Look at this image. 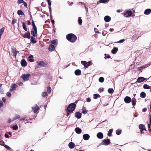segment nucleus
<instances>
[{
	"instance_id": "f257e3e1",
	"label": "nucleus",
	"mask_w": 151,
	"mask_h": 151,
	"mask_svg": "<svg viewBox=\"0 0 151 151\" xmlns=\"http://www.w3.org/2000/svg\"><path fill=\"white\" fill-rule=\"evenodd\" d=\"M66 39L69 42H74L76 40L77 37L74 34L70 33L67 35Z\"/></svg>"
},
{
	"instance_id": "f03ea898",
	"label": "nucleus",
	"mask_w": 151,
	"mask_h": 151,
	"mask_svg": "<svg viewBox=\"0 0 151 151\" xmlns=\"http://www.w3.org/2000/svg\"><path fill=\"white\" fill-rule=\"evenodd\" d=\"M76 104L74 103L70 104L68 106L67 109L68 112H72L75 109Z\"/></svg>"
},
{
	"instance_id": "7ed1b4c3",
	"label": "nucleus",
	"mask_w": 151,
	"mask_h": 151,
	"mask_svg": "<svg viewBox=\"0 0 151 151\" xmlns=\"http://www.w3.org/2000/svg\"><path fill=\"white\" fill-rule=\"evenodd\" d=\"M30 76L31 75L29 73L24 74L22 76L21 78L24 81H26L29 80Z\"/></svg>"
},
{
	"instance_id": "20e7f679",
	"label": "nucleus",
	"mask_w": 151,
	"mask_h": 151,
	"mask_svg": "<svg viewBox=\"0 0 151 151\" xmlns=\"http://www.w3.org/2000/svg\"><path fill=\"white\" fill-rule=\"evenodd\" d=\"M132 14V12L131 10L127 11L124 14L126 17H128L131 16Z\"/></svg>"
},
{
	"instance_id": "39448f33",
	"label": "nucleus",
	"mask_w": 151,
	"mask_h": 151,
	"mask_svg": "<svg viewBox=\"0 0 151 151\" xmlns=\"http://www.w3.org/2000/svg\"><path fill=\"white\" fill-rule=\"evenodd\" d=\"M131 99L130 97L127 96L124 99V101L126 103H129L131 102Z\"/></svg>"
},
{
	"instance_id": "423d86ee",
	"label": "nucleus",
	"mask_w": 151,
	"mask_h": 151,
	"mask_svg": "<svg viewBox=\"0 0 151 151\" xmlns=\"http://www.w3.org/2000/svg\"><path fill=\"white\" fill-rule=\"evenodd\" d=\"M32 109L35 113L37 112L40 109L39 107L37 104L35 105L34 107H32Z\"/></svg>"
},
{
	"instance_id": "0eeeda50",
	"label": "nucleus",
	"mask_w": 151,
	"mask_h": 151,
	"mask_svg": "<svg viewBox=\"0 0 151 151\" xmlns=\"http://www.w3.org/2000/svg\"><path fill=\"white\" fill-rule=\"evenodd\" d=\"M103 145H108L110 142V140L109 139H105L103 140Z\"/></svg>"
},
{
	"instance_id": "6e6552de",
	"label": "nucleus",
	"mask_w": 151,
	"mask_h": 151,
	"mask_svg": "<svg viewBox=\"0 0 151 151\" xmlns=\"http://www.w3.org/2000/svg\"><path fill=\"white\" fill-rule=\"evenodd\" d=\"M23 37L24 38H27L28 39H29L30 38V35L29 32H28L24 34L23 35Z\"/></svg>"
},
{
	"instance_id": "1a4fd4ad",
	"label": "nucleus",
	"mask_w": 151,
	"mask_h": 151,
	"mask_svg": "<svg viewBox=\"0 0 151 151\" xmlns=\"http://www.w3.org/2000/svg\"><path fill=\"white\" fill-rule=\"evenodd\" d=\"M90 135L87 134H84L83 135V138L85 140H88L90 138Z\"/></svg>"
},
{
	"instance_id": "9d476101",
	"label": "nucleus",
	"mask_w": 151,
	"mask_h": 151,
	"mask_svg": "<svg viewBox=\"0 0 151 151\" xmlns=\"http://www.w3.org/2000/svg\"><path fill=\"white\" fill-rule=\"evenodd\" d=\"M37 63L38 65L40 66L45 67L46 65L45 63L42 61L37 62Z\"/></svg>"
},
{
	"instance_id": "9b49d317",
	"label": "nucleus",
	"mask_w": 151,
	"mask_h": 151,
	"mask_svg": "<svg viewBox=\"0 0 151 151\" xmlns=\"http://www.w3.org/2000/svg\"><path fill=\"white\" fill-rule=\"evenodd\" d=\"M145 79V78L142 77H139L137 81V82L138 83H141L144 81Z\"/></svg>"
},
{
	"instance_id": "f8f14e48",
	"label": "nucleus",
	"mask_w": 151,
	"mask_h": 151,
	"mask_svg": "<svg viewBox=\"0 0 151 151\" xmlns=\"http://www.w3.org/2000/svg\"><path fill=\"white\" fill-rule=\"evenodd\" d=\"M21 64L22 66L25 67L27 65V63L26 61L24 59H22L21 62Z\"/></svg>"
},
{
	"instance_id": "ddd939ff",
	"label": "nucleus",
	"mask_w": 151,
	"mask_h": 151,
	"mask_svg": "<svg viewBox=\"0 0 151 151\" xmlns=\"http://www.w3.org/2000/svg\"><path fill=\"white\" fill-rule=\"evenodd\" d=\"M97 137L98 138L101 139L103 137V134L101 132H98L97 134Z\"/></svg>"
},
{
	"instance_id": "4468645a",
	"label": "nucleus",
	"mask_w": 151,
	"mask_h": 151,
	"mask_svg": "<svg viewBox=\"0 0 151 151\" xmlns=\"http://www.w3.org/2000/svg\"><path fill=\"white\" fill-rule=\"evenodd\" d=\"M139 129L141 130H145V126L143 124H140L139 126Z\"/></svg>"
},
{
	"instance_id": "2eb2a0df",
	"label": "nucleus",
	"mask_w": 151,
	"mask_h": 151,
	"mask_svg": "<svg viewBox=\"0 0 151 151\" xmlns=\"http://www.w3.org/2000/svg\"><path fill=\"white\" fill-rule=\"evenodd\" d=\"M55 46L52 45H50L48 47V50L50 51H52L55 50Z\"/></svg>"
},
{
	"instance_id": "dca6fc26",
	"label": "nucleus",
	"mask_w": 151,
	"mask_h": 151,
	"mask_svg": "<svg viewBox=\"0 0 151 151\" xmlns=\"http://www.w3.org/2000/svg\"><path fill=\"white\" fill-rule=\"evenodd\" d=\"M151 9H146L144 12V14L146 15H148L151 13Z\"/></svg>"
},
{
	"instance_id": "f3484780",
	"label": "nucleus",
	"mask_w": 151,
	"mask_h": 151,
	"mask_svg": "<svg viewBox=\"0 0 151 151\" xmlns=\"http://www.w3.org/2000/svg\"><path fill=\"white\" fill-rule=\"evenodd\" d=\"M110 17L108 16H106L104 17V20L106 22H108L111 20Z\"/></svg>"
},
{
	"instance_id": "a211bd4d",
	"label": "nucleus",
	"mask_w": 151,
	"mask_h": 151,
	"mask_svg": "<svg viewBox=\"0 0 151 151\" xmlns=\"http://www.w3.org/2000/svg\"><path fill=\"white\" fill-rule=\"evenodd\" d=\"M76 132L78 134H80L82 132L81 129L79 127H76L75 129Z\"/></svg>"
},
{
	"instance_id": "6ab92c4d",
	"label": "nucleus",
	"mask_w": 151,
	"mask_h": 151,
	"mask_svg": "<svg viewBox=\"0 0 151 151\" xmlns=\"http://www.w3.org/2000/svg\"><path fill=\"white\" fill-rule=\"evenodd\" d=\"M75 116L78 119H80L81 116V114L80 113L76 112L75 113Z\"/></svg>"
},
{
	"instance_id": "aec40b11",
	"label": "nucleus",
	"mask_w": 151,
	"mask_h": 151,
	"mask_svg": "<svg viewBox=\"0 0 151 151\" xmlns=\"http://www.w3.org/2000/svg\"><path fill=\"white\" fill-rule=\"evenodd\" d=\"M75 146L74 143L73 142H70L68 144V146L70 149H73L74 148Z\"/></svg>"
},
{
	"instance_id": "412c9836",
	"label": "nucleus",
	"mask_w": 151,
	"mask_h": 151,
	"mask_svg": "<svg viewBox=\"0 0 151 151\" xmlns=\"http://www.w3.org/2000/svg\"><path fill=\"white\" fill-rule=\"evenodd\" d=\"M81 71L80 70L77 69L75 71V74L76 75L79 76L81 75Z\"/></svg>"
},
{
	"instance_id": "4be33fe9",
	"label": "nucleus",
	"mask_w": 151,
	"mask_h": 151,
	"mask_svg": "<svg viewBox=\"0 0 151 151\" xmlns=\"http://www.w3.org/2000/svg\"><path fill=\"white\" fill-rule=\"evenodd\" d=\"M31 33L33 37H35L37 34V30L36 32L33 30H32L31 31Z\"/></svg>"
},
{
	"instance_id": "5701e85b",
	"label": "nucleus",
	"mask_w": 151,
	"mask_h": 151,
	"mask_svg": "<svg viewBox=\"0 0 151 151\" xmlns=\"http://www.w3.org/2000/svg\"><path fill=\"white\" fill-rule=\"evenodd\" d=\"M118 51V48L116 47H114V48L112 50L111 52L113 54H115Z\"/></svg>"
},
{
	"instance_id": "b1692460",
	"label": "nucleus",
	"mask_w": 151,
	"mask_h": 151,
	"mask_svg": "<svg viewBox=\"0 0 151 151\" xmlns=\"http://www.w3.org/2000/svg\"><path fill=\"white\" fill-rule=\"evenodd\" d=\"M32 24L33 27V29L34 30V31H35L36 32L37 29V27L34 23V22L33 20L32 21Z\"/></svg>"
},
{
	"instance_id": "393cba45",
	"label": "nucleus",
	"mask_w": 151,
	"mask_h": 151,
	"mask_svg": "<svg viewBox=\"0 0 151 151\" xmlns=\"http://www.w3.org/2000/svg\"><path fill=\"white\" fill-rule=\"evenodd\" d=\"M51 43L52 44H53L55 45H57L58 44V41L57 40H52L51 41Z\"/></svg>"
},
{
	"instance_id": "a878e982",
	"label": "nucleus",
	"mask_w": 151,
	"mask_h": 151,
	"mask_svg": "<svg viewBox=\"0 0 151 151\" xmlns=\"http://www.w3.org/2000/svg\"><path fill=\"white\" fill-rule=\"evenodd\" d=\"M30 41L31 42L33 43H35L37 42L35 40V39L32 36L30 37Z\"/></svg>"
},
{
	"instance_id": "bb28decb",
	"label": "nucleus",
	"mask_w": 151,
	"mask_h": 151,
	"mask_svg": "<svg viewBox=\"0 0 151 151\" xmlns=\"http://www.w3.org/2000/svg\"><path fill=\"white\" fill-rule=\"evenodd\" d=\"M33 57L32 55H31L29 56V57L28 58L29 59V61L32 62L34 61V60L33 59Z\"/></svg>"
},
{
	"instance_id": "cd10ccee",
	"label": "nucleus",
	"mask_w": 151,
	"mask_h": 151,
	"mask_svg": "<svg viewBox=\"0 0 151 151\" xmlns=\"http://www.w3.org/2000/svg\"><path fill=\"white\" fill-rule=\"evenodd\" d=\"M17 14L19 15H24V12L21 10H19L17 11Z\"/></svg>"
},
{
	"instance_id": "c85d7f7f",
	"label": "nucleus",
	"mask_w": 151,
	"mask_h": 151,
	"mask_svg": "<svg viewBox=\"0 0 151 151\" xmlns=\"http://www.w3.org/2000/svg\"><path fill=\"white\" fill-rule=\"evenodd\" d=\"M78 23L79 25H81L82 24V20L81 19V17H79L78 18Z\"/></svg>"
},
{
	"instance_id": "c756f323",
	"label": "nucleus",
	"mask_w": 151,
	"mask_h": 151,
	"mask_svg": "<svg viewBox=\"0 0 151 151\" xmlns=\"http://www.w3.org/2000/svg\"><path fill=\"white\" fill-rule=\"evenodd\" d=\"M17 87V86L15 84H13L11 85V88L13 90H15Z\"/></svg>"
},
{
	"instance_id": "7c9ffc66",
	"label": "nucleus",
	"mask_w": 151,
	"mask_h": 151,
	"mask_svg": "<svg viewBox=\"0 0 151 151\" xmlns=\"http://www.w3.org/2000/svg\"><path fill=\"white\" fill-rule=\"evenodd\" d=\"M140 96L141 98H144L145 97L146 94L144 92H142L141 93Z\"/></svg>"
},
{
	"instance_id": "2f4dec72",
	"label": "nucleus",
	"mask_w": 151,
	"mask_h": 151,
	"mask_svg": "<svg viewBox=\"0 0 151 151\" xmlns=\"http://www.w3.org/2000/svg\"><path fill=\"white\" fill-rule=\"evenodd\" d=\"M22 27L23 29L26 31H27V29L26 27V25L25 23L23 22L22 23Z\"/></svg>"
},
{
	"instance_id": "473e14b6",
	"label": "nucleus",
	"mask_w": 151,
	"mask_h": 151,
	"mask_svg": "<svg viewBox=\"0 0 151 151\" xmlns=\"http://www.w3.org/2000/svg\"><path fill=\"white\" fill-rule=\"evenodd\" d=\"M81 63L84 65V67L86 68V64H87V62L86 61H81Z\"/></svg>"
},
{
	"instance_id": "72a5a7b5",
	"label": "nucleus",
	"mask_w": 151,
	"mask_h": 151,
	"mask_svg": "<svg viewBox=\"0 0 151 151\" xmlns=\"http://www.w3.org/2000/svg\"><path fill=\"white\" fill-rule=\"evenodd\" d=\"M20 116L19 115L17 114H15L14 116L13 117V119H14V120L17 119L19 118L20 117Z\"/></svg>"
},
{
	"instance_id": "f704fd0d",
	"label": "nucleus",
	"mask_w": 151,
	"mask_h": 151,
	"mask_svg": "<svg viewBox=\"0 0 151 151\" xmlns=\"http://www.w3.org/2000/svg\"><path fill=\"white\" fill-rule=\"evenodd\" d=\"M108 92L109 93H112L114 92V90L113 88H110L108 89Z\"/></svg>"
},
{
	"instance_id": "c9c22d12",
	"label": "nucleus",
	"mask_w": 151,
	"mask_h": 151,
	"mask_svg": "<svg viewBox=\"0 0 151 151\" xmlns=\"http://www.w3.org/2000/svg\"><path fill=\"white\" fill-rule=\"evenodd\" d=\"M143 88L146 89H149L150 88V87L147 84H145L143 86Z\"/></svg>"
},
{
	"instance_id": "e433bc0d",
	"label": "nucleus",
	"mask_w": 151,
	"mask_h": 151,
	"mask_svg": "<svg viewBox=\"0 0 151 151\" xmlns=\"http://www.w3.org/2000/svg\"><path fill=\"white\" fill-rule=\"evenodd\" d=\"M109 0H100L99 1L101 3H107Z\"/></svg>"
},
{
	"instance_id": "4c0bfd02",
	"label": "nucleus",
	"mask_w": 151,
	"mask_h": 151,
	"mask_svg": "<svg viewBox=\"0 0 151 151\" xmlns=\"http://www.w3.org/2000/svg\"><path fill=\"white\" fill-rule=\"evenodd\" d=\"M42 95L43 97H45L47 96V93L46 92H43L42 93Z\"/></svg>"
},
{
	"instance_id": "58836bf2",
	"label": "nucleus",
	"mask_w": 151,
	"mask_h": 151,
	"mask_svg": "<svg viewBox=\"0 0 151 151\" xmlns=\"http://www.w3.org/2000/svg\"><path fill=\"white\" fill-rule=\"evenodd\" d=\"M104 78L103 77H100L99 78V81L101 83H102L104 82Z\"/></svg>"
},
{
	"instance_id": "ea45409f",
	"label": "nucleus",
	"mask_w": 151,
	"mask_h": 151,
	"mask_svg": "<svg viewBox=\"0 0 151 151\" xmlns=\"http://www.w3.org/2000/svg\"><path fill=\"white\" fill-rule=\"evenodd\" d=\"M18 127L17 125H15L12 126V129L14 130H16L18 129Z\"/></svg>"
},
{
	"instance_id": "a19ab883",
	"label": "nucleus",
	"mask_w": 151,
	"mask_h": 151,
	"mask_svg": "<svg viewBox=\"0 0 151 151\" xmlns=\"http://www.w3.org/2000/svg\"><path fill=\"white\" fill-rule=\"evenodd\" d=\"M112 130L110 129L109 130V132L108 133V135L109 136V137H110L111 136V134H112Z\"/></svg>"
},
{
	"instance_id": "79ce46f5",
	"label": "nucleus",
	"mask_w": 151,
	"mask_h": 151,
	"mask_svg": "<svg viewBox=\"0 0 151 151\" xmlns=\"http://www.w3.org/2000/svg\"><path fill=\"white\" fill-rule=\"evenodd\" d=\"M4 146L6 148V149L8 150H11V148L8 146L6 145H4Z\"/></svg>"
},
{
	"instance_id": "37998d69",
	"label": "nucleus",
	"mask_w": 151,
	"mask_h": 151,
	"mask_svg": "<svg viewBox=\"0 0 151 151\" xmlns=\"http://www.w3.org/2000/svg\"><path fill=\"white\" fill-rule=\"evenodd\" d=\"M92 65V63L91 61H89L86 64V68H87L89 66Z\"/></svg>"
},
{
	"instance_id": "c03bdc74",
	"label": "nucleus",
	"mask_w": 151,
	"mask_h": 151,
	"mask_svg": "<svg viewBox=\"0 0 151 151\" xmlns=\"http://www.w3.org/2000/svg\"><path fill=\"white\" fill-rule=\"evenodd\" d=\"M121 132V130H116V133L117 135H119L120 134Z\"/></svg>"
},
{
	"instance_id": "a18cd8bd",
	"label": "nucleus",
	"mask_w": 151,
	"mask_h": 151,
	"mask_svg": "<svg viewBox=\"0 0 151 151\" xmlns=\"http://www.w3.org/2000/svg\"><path fill=\"white\" fill-rule=\"evenodd\" d=\"M47 91L49 93H51V88L50 87H47Z\"/></svg>"
},
{
	"instance_id": "49530a36",
	"label": "nucleus",
	"mask_w": 151,
	"mask_h": 151,
	"mask_svg": "<svg viewBox=\"0 0 151 151\" xmlns=\"http://www.w3.org/2000/svg\"><path fill=\"white\" fill-rule=\"evenodd\" d=\"M14 121V119H13V118H12V119H9L8 120L7 122L8 123H10L11 122H12V121Z\"/></svg>"
},
{
	"instance_id": "de8ad7c7",
	"label": "nucleus",
	"mask_w": 151,
	"mask_h": 151,
	"mask_svg": "<svg viewBox=\"0 0 151 151\" xmlns=\"http://www.w3.org/2000/svg\"><path fill=\"white\" fill-rule=\"evenodd\" d=\"M125 41V40L124 39H122L119 41L115 42L117 43H122Z\"/></svg>"
},
{
	"instance_id": "09e8293b",
	"label": "nucleus",
	"mask_w": 151,
	"mask_h": 151,
	"mask_svg": "<svg viewBox=\"0 0 151 151\" xmlns=\"http://www.w3.org/2000/svg\"><path fill=\"white\" fill-rule=\"evenodd\" d=\"M1 86L2 84L0 85V93L3 94L4 93V91L1 88Z\"/></svg>"
},
{
	"instance_id": "8fccbe9b",
	"label": "nucleus",
	"mask_w": 151,
	"mask_h": 151,
	"mask_svg": "<svg viewBox=\"0 0 151 151\" xmlns=\"http://www.w3.org/2000/svg\"><path fill=\"white\" fill-rule=\"evenodd\" d=\"M150 65V64H147L145 65H143L142 66L143 67V68H145L147 67H148Z\"/></svg>"
},
{
	"instance_id": "3c124183",
	"label": "nucleus",
	"mask_w": 151,
	"mask_h": 151,
	"mask_svg": "<svg viewBox=\"0 0 151 151\" xmlns=\"http://www.w3.org/2000/svg\"><path fill=\"white\" fill-rule=\"evenodd\" d=\"M99 96V95L98 94H94V97H93V98L94 99H96L97 98V97L98 96Z\"/></svg>"
},
{
	"instance_id": "603ef678",
	"label": "nucleus",
	"mask_w": 151,
	"mask_h": 151,
	"mask_svg": "<svg viewBox=\"0 0 151 151\" xmlns=\"http://www.w3.org/2000/svg\"><path fill=\"white\" fill-rule=\"evenodd\" d=\"M132 104L134 106L135 105L136 103L134 99H132Z\"/></svg>"
},
{
	"instance_id": "864d4df0",
	"label": "nucleus",
	"mask_w": 151,
	"mask_h": 151,
	"mask_svg": "<svg viewBox=\"0 0 151 151\" xmlns=\"http://www.w3.org/2000/svg\"><path fill=\"white\" fill-rule=\"evenodd\" d=\"M24 2L23 0H18V3L19 4L22 3Z\"/></svg>"
},
{
	"instance_id": "5fc2aeb1",
	"label": "nucleus",
	"mask_w": 151,
	"mask_h": 151,
	"mask_svg": "<svg viewBox=\"0 0 151 151\" xmlns=\"http://www.w3.org/2000/svg\"><path fill=\"white\" fill-rule=\"evenodd\" d=\"M87 112V111L85 109H83L82 110V113L84 114H86Z\"/></svg>"
},
{
	"instance_id": "6e6d98bb",
	"label": "nucleus",
	"mask_w": 151,
	"mask_h": 151,
	"mask_svg": "<svg viewBox=\"0 0 151 151\" xmlns=\"http://www.w3.org/2000/svg\"><path fill=\"white\" fill-rule=\"evenodd\" d=\"M94 29L95 32V33H99V32L98 29H97L96 28H94Z\"/></svg>"
},
{
	"instance_id": "4d7b16f0",
	"label": "nucleus",
	"mask_w": 151,
	"mask_h": 151,
	"mask_svg": "<svg viewBox=\"0 0 151 151\" xmlns=\"http://www.w3.org/2000/svg\"><path fill=\"white\" fill-rule=\"evenodd\" d=\"M48 3L49 6H50L51 5V3L50 0H46Z\"/></svg>"
},
{
	"instance_id": "13d9d810",
	"label": "nucleus",
	"mask_w": 151,
	"mask_h": 151,
	"mask_svg": "<svg viewBox=\"0 0 151 151\" xmlns=\"http://www.w3.org/2000/svg\"><path fill=\"white\" fill-rule=\"evenodd\" d=\"M6 95L10 97L11 96V94L10 92H8L6 93Z\"/></svg>"
},
{
	"instance_id": "bf43d9fd",
	"label": "nucleus",
	"mask_w": 151,
	"mask_h": 151,
	"mask_svg": "<svg viewBox=\"0 0 151 151\" xmlns=\"http://www.w3.org/2000/svg\"><path fill=\"white\" fill-rule=\"evenodd\" d=\"M86 101L88 102H90L91 101V99L90 98H88L86 99Z\"/></svg>"
},
{
	"instance_id": "052dcab7",
	"label": "nucleus",
	"mask_w": 151,
	"mask_h": 151,
	"mask_svg": "<svg viewBox=\"0 0 151 151\" xmlns=\"http://www.w3.org/2000/svg\"><path fill=\"white\" fill-rule=\"evenodd\" d=\"M12 22L13 24H15L16 23L17 20L16 19H14L12 20Z\"/></svg>"
},
{
	"instance_id": "680f3d73",
	"label": "nucleus",
	"mask_w": 151,
	"mask_h": 151,
	"mask_svg": "<svg viewBox=\"0 0 151 151\" xmlns=\"http://www.w3.org/2000/svg\"><path fill=\"white\" fill-rule=\"evenodd\" d=\"M143 68V67L142 66H141L139 68H138V70H139V71H140L141 70H142V69Z\"/></svg>"
},
{
	"instance_id": "e2e57ef3",
	"label": "nucleus",
	"mask_w": 151,
	"mask_h": 151,
	"mask_svg": "<svg viewBox=\"0 0 151 151\" xmlns=\"http://www.w3.org/2000/svg\"><path fill=\"white\" fill-rule=\"evenodd\" d=\"M3 106V103L1 101H0V108H1Z\"/></svg>"
},
{
	"instance_id": "0e129e2a",
	"label": "nucleus",
	"mask_w": 151,
	"mask_h": 151,
	"mask_svg": "<svg viewBox=\"0 0 151 151\" xmlns=\"http://www.w3.org/2000/svg\"><path fill=\"white\" fill-rule=\"evenodd\" d=\"M2 99V101H3L4 102H6V99L4 98V97H3Z\"/></svg>"
},
{
	"instance_id": "69168bd1",
	"label": "nucleus",
	"mask_w": 151,
	"mask_h": 151,
	"mask_svg": "<svg viewBox=\"0 0 151 151\" xmlns=\"http://www.w3.org/2000/svg\"><path fill=\"white\" fill-rule=\"evenodd\" d=\"M24 6L26 7H27V4L25 2H24Z\"/></svg>"
},
{
	"instance_id": "338daca9",
	"label": "nucleus",
	"mask_w": 151,
	"mask_h": 151,
	"mask_svg": "<svg viewBox=\"0 0 151 151\" xmlns=\"http://www.w3.org/2000/svg\"><path fill=\"white\" fill-rule=\"evenodd\" d=\"M122 11V10L120 9H118L116 10V12H117L119 13Z\"/></svg>"
},
{
	"instance_id": "774afa93",
	"label": "nucleus",
	"mask_w": 151,
	"mask_h": 151,
	"mask_svg": "<svg viewBox=\"0 0 151 151\" xmlns=\"http://www.w3.org/2000/svg\"><path fill=\"white\" fill-rule=\"evenodd\" d=\"M5 137H6V138H8L9 137V135L8 134H5Z\"/></svg>"
}]
</instances>
